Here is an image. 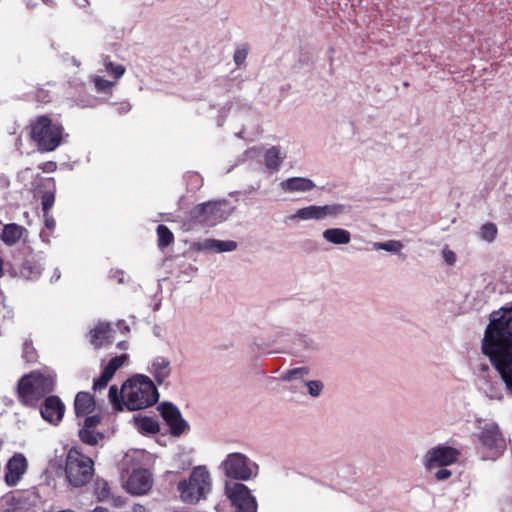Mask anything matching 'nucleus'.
<instances>
[{"mask_svg":"<svg viewBox=\"0 0 512 512\" xmlns=\"http://www.w3.org/2000/svg\"><path fill=\"white\" fill-rule=\"evenodd\" d=\"M158 245L161 248L167 247L174 240L173 233L165 226L159 225L157 227Z\"/></svg>","mask_w":512,"mask_h":512,"instance_id":"nucleus-30","label":"nucleus"},{"mask_svg":"<svg viewBox=\"0 0 512 512\" xmlns=\"http://www.w3.org/2000/svg\"><path fill=\"white\" fill-rule=\"evenodd\" d=\"M442 256L448 265H453L457 259L456 254L448 246L443 248Z\"/></svg>","mask_w":512,"mask_h":512,"instance_id":"nucleus-38","label":"nucleus"},{"mask_svg":"<svg viewBox=\"0 0 512 512\" xmlns=\"http://www.w3.org/2000/svg\"><path fill=\"white\" fill-rule=\"evenodd\" d=\"M55 386V374L49 370L33 371L18 383V397L27 406L36 405Z\"/></svg>","mask_w":512,"mask_h":512,"instance_id":"nucleus-3","label":"nucleus"},{"mask_svg":"<svg viewBox=\"0 0 512 512\" xmlns=\"http://www.w3.org/2000/svg\"><path fill=\"white\" fill-rule=\"evenodd\" d=\"M28 460L20 452L14 453L7 461L4 467L3 480L9 487L16 486L24 477L28 470Z\"/></svg>","mask_w":512,"mask_h":512,"instance_id":"nucleus-13","label":"nucleus"},{"mask_svg":"<svg viewBox=\"0 0 512 512\" xmlns=\"http://www.w3.org/2000/svg\"><path fill=\"white\" fill-rule=\"evenodd\" d=\"M20 276L26 279H33L41 274L40 266L30 261H25L20 267Z\"/></svg>","mask_w":512,"mask_h":512,"instance_id":"nucleus-28","label":"nucleus"},{"mask_svg":"<svg viewBox=\"0 0 512 512\" xmlns=\"http://www.w3.org/2000/svg\"><path fill=\"white\" fill-rule=\"evenodd\" d=\"M212 487L211 475L206 466L195 467L189 478L179 481L177 490L184 503L196 504L205 499Z\"/></svg>","mask_w":512,"mask_h":512,"instance_id":"nucleus-4","label":"nucleus"},{"mask_svg":"<svg viewBox=\"0 0 512 512\" xmlns=\"http://www.w3.org/2000/svg\"><path fill=\"white\" fill-rule=\"evenodd\" d=\"M53 278H55V280H58L60 278V272L57 269L55 270Z\"/></svg>","mask_w":512,"mask_h":512,"instance_id":"nucleus-50","label":"nucleus"},{"mask_svg":"<svg viewBox=\"0 0 512 512\" xmlns=\"http://www.w3.org/2000/svg\"><path fill=\"white\" fill-rule=\"evenodd\" d=\"M248 51L245 47L238 48L234 53V61L237 65H241L246 57H247Z\"/></svg>","mask_w":512,"mask_h":512,"instance_id":"nucleus-40","label":"nucleus"},{"mask_svg":"<svg viewBox=\"0 0 512 512\" xmlns=\"http://www.w3.org/2000/svg\"><path fill=\"white\" fill-rule=\"evenodd\" d=\"M323 239L334 245H347L351 241V233L343 228H329L323 231Z\"/></svg>","mask_w":512,"mask_h":512,"instance_id":"nucleus-23","label":"nucleus"},{"mask_svg":"<svg viewBox=\"0 0 512 512\" xmlns=\"http://www.w3.org/2000/svg\"><path fill=\"white\" fill-rule=\"evenodd\" d=\"M478 450L485 460L496 459L505 449V439L497 423L493 421H478Z\"/></svg>","mask_w":512,"mask_h":512,"instance_id":"nucleus-6","label":"nucleus"},{"mask_svg":"<svg viewBox=\"0 0 512 512\" xmlns=\"http://www.w3.org/2000/svg\"><path fill=\"white\" fill-rule=\"evenodd\" d=\"M74 1L79 7H86L88 5V0H74Z\"/></svg>","mask_w":512,"mask_h":512,"instance_id":"nucleus-47","label":"nucleus"},{"mask_svg":"<svg viewBox=\"0 0 512 512\" xmlns=\"http://www.w3.org/2000/svg\"><path fill=\"white\" fill-rule=\"evenodd\" d=\"M225 201H210L202 203L193 208L190 212L191 219L205 226H215L229 216Z\"/></svg>","mask_w":512,"mask_h":512,"instance_id":"nucleus-9","label":"nucleus"},{"mask_svg":"<svg viewBox=\"0 0 512 512\" xmlns=\"http://www.w3.org/2000/svg\"><path fill=\"white\" fill-rule=\"evenodd\" d=\"M130 108H131V105H130L129 102H122V103L119 104V111L121 113L128 112L130 110Z\"/></svg>","mask_w":512,"mask_h":512,"instance_id":"nucleus-46","label":"nucleus"},{"mask_svg":"<svg viewBox=\"0 0 512 512\" xmlns=\"http://www.w3.org/2000/svg\"><path fill=\"white\" fill-rule=\"evenodd\" d=\"M482 350L499 371L508 391L512 393V305L502 307L492 314L483 338Z\"/></svg>","mask_w":512,"mask_h":512,"instance_id":"nucleus-1","label":"nucleus"},{"mask_svg":"<svg viewBox=\"0 0 512 512\" xmlns=\"http://www.w3.org/2000/svg\"><path fill=\"white\" fill-rule=\"evenodd\" d=\"M136 429L143 434H154L159 430L158 422L151 417H135Z\"/></svg>","mask_w":512,"mask_h":512,"instance_id":"nucleus-25","label":"nucleus"},{"mask_svg":"<svg viewBox=\"0 0 512 512\" xmlns=\"http://www.w3.org/2000/svg\"><path fill=\"white\" fill-rule=\"evenodd\" d=\"M460 456V451L454 447L438 445L427 451L424 466L428 470L454 464Z\"/></svg>","mask_w":512,"mask_h":512,"instance_id":"nucleus-12","label":"nucleus"},{"mask_svg":"<svg viewBox=\"0 0 512 512\" xmlns=\"http://www.w3.org/2000/svg\"><path fill=\"white\" fill-rule=\"evenodd\" d=\"M124 330H125L126 332H128V331H129V327H128V326H124Z\"/></svg>","mask_w":512,"mask_h":512,"instance_id":"nucleus-52","label":"nucleus"},{"mask_svg":"<svg viewBox=\"0 0 512 512\" xmlns=\"http://www.w3.org/2000/svg\"><path fill=\"white\" fill-rule=\"evenodd\" d=\"M309 374V369L307 367H297L293 369H289L282 373L281 379L283 381H292L296 379H302Z\"/></svg>","mask_w":512,"mask_h":512,"instance_id":"nucleus-32","label":"nucleus"},{"mask_svg":"<svg viewBox=\"0 0 512 512\" xmlns=\"http://www.w3.org/2000/svg\"><path fill=\"white\" fill-rule=\"evenodd\" d=\"M100 422V418L97 415L86 417L84 426L93 429Z\"/></svg>","mask_w":512,"mask_h":512,"instance_id":"nucleus-43","label":"nucleus"},{"mask_svg":"<svg viewBox=\"0 0 512 512\" xmlns=\"http://www.w3.org/2000/svg\"><path fill=\"white\" fill-rule=\"evenodd\" d=\"M44 218V228L50 232H54L56 227V222L53 216L50 213H43Z\"/></svg>","mask_w":512,"mask_h":512,"instance_id":"nucleus-39","label":"nucleus"},{"mask_svg":"<svg viewBox=\"0 0 512 512\" xmlns=\"http://www.w3.org/2000/svg\"><path fill=\"white\" fill-rule=\"evenodd\" d=\"M103 65L107 74L113 76L116 80L120 79L125 73V67L123 65L115 64L108 58L104 59Z\"/></svg>","mask_w":512,"mask_h":512,"instance_id":"nucleus-31","label":"nucleus"},{"mask_svg":"<svg viewBox=\"0 0 512 512\" xmlns=\"http://www.w3.org/2000/svg\"><path fill=\"white\" fill-rule=\"evenodd\" d=\"M4 260L0 257V277L3 276Z\"/></svg>","mask_w":512,"mask_h":512,"instance_id":"nucleus-48","label":"nucleus"},{"mask_svg":"<svg viewBox=\"0 0 512 512\" xmlns=\"http://www.w3.org/2000/svg\"><path fill=\"white\" fill-rule=\"evenodd\" d=\"M220 469L226 477L238 481H249L259 474L258 464L240 452L227 454Z\"/></svg>","mask_w":512,"mask_h":512,"instance_id":"nucleus-8","label":"nucleus"},{"mask_svg":"<svg viewBox=\"0 0 512 512\" xmlns=\"http://www.w3.org/2000/svg\"><path fill=\"white\" fill-rule=\"evenodd\" d=\"M451 476V471L446 468H441L435 473V478L439 481L446 480Z\"/></svg>","mask_w":512,"mask_h":512,"instance_id":"nucleus-42","label":"nucleus"},{"mask_svg":"<svg viewBox=\"0 0 512 512\" xmlns=\"http://www.w3.org/2000/svg\"><path fill=\"white\" fill-rule=\"evenodd\" d=\"M91 81L93 82L95 89L99 93L108 92L115 85L114 82L106 80L100 76L93 75L91 76Z\"/></svg>","mask_w":512,"mask_h":512,"instance_id":"nucleus-35","label":"nucleus"},{"mask_svg":"<svg viewBox=\"0 0 512 512\" xmlns=\"http://www.w3.org/2000/svg\"><path fill=\"white\" fill-rule=\"evenodd\" d=\"M94 473L93 461L76 448H71L65 461V475L74 487L86 485Z\"/></svg>","mask_w":512,"mask_h":512,"instance_id":"nucleus-7","label":"nucleus"},{"mask_svg":"<svg viewBox=\"0 0 512 512\" xmlns=\"http://www.w3.org/2000/svg\"><path fill=\"white\" fill-rule=\"evenodd\" d=\"M92 512H108V510L103 507H96L95 509L92 510Z\"/></svg>","mask_w":512,"mask_h":512,"instance_id":"nucleus-49","label":"nucleus"},{"mask_svg":"<svg viewBox=\"0 0 512 512\" xmlns=\"http://www.w3.org/2000/svg\"><path fill=\"white\" fill-rule=\"evenodd\" d=\"M225 495L235 508L234 512H257V502L249 488L240 482L228 481Z\"/></svg>","mask_w":512,"mask_h":512,"instance_id":"nucleus-10","label":"nucleus"},{"mask_svg":"<svg viewBox=\"0 0 512 512\" xmlns=\"http://www.w3.org/2000/svg\"><path fill=\"white\" fill-rule=\"evenodd\" d=\"M23 228L17 224H8L4 227L1 239L2 241L11 246L19 241L22 237Z\"/></svg>","mask_w":512,"mask_h":512,"instance_id":"nucleus-24","label":"nucleus"},{"mask_svg":"<svg viewBox=\"0 0 512 512\" xmlns=\"http://www.w3.org/2000/svg\"><path fill=\"white\" fill-rule=\"evenodd\" d=\"M148 372L154 377L155 381L161 385L171 374L170 361L164 357H157L149 365Z\"/></svg>","mask_w":512,"mask_h":512,"instance_id":"nucleus-20","label":"nucleus"},{"mask_svg":"<svg viewBox=\"0 0 512 512\" xmlns=\"http://www.w3.org/2000/svg\"><path fill=\"white\" fill-rule=\"evenodd\" d=\"M161 416L170 428L173 435H180L188 429L187 422L182 418L178 408L171 403H161L158 406Z\"/></svg>","mask_w":512,"mask_h":512,"instance_id":"nucleus-14","label":"nucleus"},{"mask_svg":"<svg viewBox=\"0 0 512 512\" xmlns=\"http://www.w3.org/2000/svg\"><path fill=\"white\" fill-rule=\"evenodd\" d=\"M255 153H256V149H254V148L247 151V154L251 155V156H253Z\"/></svg>","mask_w":512,"mask_h":512,"instance_id":"nucleus-51","label":"nucleus"},{"mask_svg":"<svg viewBox=\"0 0 512 512\" xmlns=\"http://www.w3.org/2000/svg\"><path fill=\"white\" fill-rule=\"evenodd\" d=\"M37 354L36 350L32 346V344L28 341H25L23 344V358L27 362H34L36 360Z\"/></svg>","mask_w":512,"mask_h":512,"instance_id":"nucleus-37","label":"nucleus"},{"mask_svg":"<svg viewBox=\"0 0 512 512\" xmlns=\"http://www.w3.org/2000/svg\"><path fill=\"white\" fill-rule=\"evenodd\" d=\"M279 188L284 193H304L315 188V183L305 177H291L280 182Z\"/></svg>","mask_w":512,"mask_h":512,"instance_id":"nucleus-18","label":"nucleus"},{"mask_svg":"<svg viewBox=\"0 0 512 512\" xmlns=\"http://www.w3.org/2000/svg\"><path fill=\"white\" fill-rule=\"evenodd\" d=\"M307 393L313 397H319L324 389V383L321 380H309L305 382Z\"/></svg>","mask_w":512,"mask_h":512,"instance_id":"nucleus-36","label":"nucleus"},{"mask_svg":"<svg viewBox=\"0 0 512 512\" xmlns=\"http://www.w3.org/2000/svg\"><path fill=\"white\" fill-rule=\"evenodd\" d=\"M128 360L127 354H122L112 358L104 367L101 376L93 383V390L98 391L104 389L108 382L113 378L115 372L121 368Z\"/></svg>","mask_w":512,"mask_h":512,"instance_id":"nucleus-16","label":"nucleus"},{"mask_svg":"<svg viewBox=\"0 0 512 512\" xmlns=\"http://www.w3.org/2000/svg\"><path fill=\"white\" fill-rule=\"evenodd\" d=\"M52 235H53V232H50L45 228L42 229L40 232V237H41L42 241L45 243H50V239H51Z\"/></svg>","mask_w":512,"mask_h":512,"instance_id":"nucleus-44","label":"nucleus"},{"mask_svg":"<svg viewBox=\"0 0 512 512\" xmlns=\"http://www.w3.org/2000/svg\"><path fill=\"white\" fill-rule=\"evenodd\" d=\"M111 336L112 328L110 323L100 322L90 331L91 343L97 348L108 343Z\"/></svg>","mask_w":512,"mask_h":512,"instance_id":"nucleus-21","label":"nucleus"},{"mask_svg":"<svg viewBox=\"0 0 512 512\" xmlns=\"http://www.w3.org/2000/svg\"><path fill=\"white\" fill-rule=\"evenodd\" d=\"M108 397L116 411H137L153 406L159 399V393L148 376L138 374L125 381L120 391L112 385Z\"/></svg>","mask_w":512,"mask_h":512,"instance_id":"nucleus-2","label":"nucleus"},{"mask_svg":"<svg viewBox=\"0 0 512 512\" xmlns=\"http://www.w3.org/2000/svg\"><path fill=\"white\" fill-rule=\"evenodd\" d=\"M64 410L61 400L57 396H50L45 399L40 413L47 422L57 425L63 418Z\"/></svg>","mask_w":512,"mask_h":512,"instance_id":"nucleus-17","label":"nucleus"},{"mask_svg":"<svg viewBox=\"0 0 512 512\" xmlns=\"http://www.w3.org/2000/svg\"><path fill=\"white\" fill-rule=\"evenodd\" d=\"M79 437L82 442L89 445H95L98 443V439L101 438L102 436L99 433H95L93 429L84 426L79 431Z\"/></svg>","mask_w":512,"mask_h":512,"instance_id":"nucleus-33","label":"nucleus"},{"mask_svg":"<svg viewBox=\"0 0 512 512\" xmlns=\"http://www.w3.org/2000/svg\"><path fill=\"white\" fill-rule=\"evenodd\" d=\"M39 168L43 172L52 173V172H54L57 169V164H56V162H53V161H47V162L42 163L39 166Z\"/></svg>","mask_w":512,"mask_h":512,"instance_id":"nucleus-41","label":"nucleus"},{"mask_svg":"<svg viewBox=\"0 0 512 512\" xmlns=\"http://www.w3.org/2000/svg\"><path fill=\"white\" fill-rule=\"evenodd\" d=\"M125 487L133 495L146 494L152 487L151 474L145 469L134 470L126 481Z\"/></svg>","mask_w":512,"mask_h":512,"instance_id":"nucleus-15","label":"nucleus"},{"mask_svg":"<svg viewBox=\"0 0 512 512\" xmlns=\"http://www.w3.org/2000/svg\"><path fill=\"white\" fill-rule=\"evenodd\" d=\"M480 238L486 242H492L497 235V227L493 223H486L482 225L479 232Z\"/></svg>","mask_w":512,"mask_h":512,"instance_id":"nucleus-34","label":"nucleus"},{"mask_svg":"<svg viewBox=\"0 0 512 512\" xmlns=\"http://www.w3.org/2000/svg\"><path fill=\"white\" fill-rule=\"evenodd\" d=\"M284 156L278 147H271L265 153V165L272 171H277L282 164Z\"/></svg>","mask_w":512,"mask_h":512,"instance_id":"nucleus-26","label":"nucleus"},{"mask_svg":"<svg viewBox=\"0 0 512 512\" xmlns=\"http://www.w3.org/2000/svg\"><path fill=\"white\" fill-rule=\"evenodd\" d=\"M345 212L343 204L310 205L298 209L290 216L291 220H323L327 217H337Z\"/></svg>","mask_w":512,"mask_h":512,"instance_id":"nucleus-11","label":"nucleus"},{"mask_svg":"<svg viewBox=\"0 0 512 512\" xmlns=\"http://www.w3.org/2000/svg\"><path fill=\"white\" fill-rule=\"evenodd\" d=\"M64 128L47 116H39L30 124V137L41 152L54 151L62 142Z\"/></svg>","mask_w":512,"mask_h":512,"instance_id":"nucleus-5","label":"nucleus"},{"mask_svg":"<svg viewBox=\"0 0 512 512\" xmlns=\"http://www.w3.org/2000/svg\"><path fill=\"white\" fill-rule=\"evenodd\" d=\"M237 246V243L233 240L205 239L196 244V249L199 251L222 253L232 252L237 249Z\"/></svg>","mask_w":512,"mask_h":512,"instance_id":"nucleus-19","label":"nucleus"},{"mask_svg":"<svg viewBox=\"0 0 512 512\" xmlns=\"http://www.w3.org/2000/svg\"><path fill=\"white\" fill-rule=\"evenodd\" d=\"M75 412L78 417L87 416L93 412L95 401L93 396L88 392H79L74 402Z\"/></svg>","mask_w":512,"mask_h":512,"instance_id":"nucleus-22","label":"nucleus"},{"mask_svg":"<svg viewBox=\"0 0 512 512\" xmlns=\"http://www.w3.org/2000/svg\"><path fill=\"white\" fill-rule=\"evenodd\" d=\"M123 512H148L147 508L141 504H135L131 508Z\"/></svg>","mask_w":512,"mask_h":512,"instance_id":"nucleus-45","label":"nucleus"},{"mask_svg":"<svg viewBox=\"0 0 512 512\" xmlns=\"http://www.w3.org/2000/svg\"><path fill=\"white\" fill-rule=\"evenodd\" d=\"M50 184V189L43 193L41 197L43 213H49L55 201V184L52 178L47 179Z\"/></svg>","mask_w":512,"mask_h":512,"instance_id":"nucleus-27","label":"nucleus"},{"mask_svg":"<svg viewBox=\"0 0 512 512\" xmlns=\"http://www.w3.org/2000/svg\"><path fill=\"white\" fill-rule=\"evenodd\" d=\"M374 250H385L387 252L398 253L403 249V244L398 240H389L386 242L373 243Z\"/></svg>","mask_w":512,"mask_h":512,"instance_id":"nucleus-29","label":"nucleus"}]
</instances>
